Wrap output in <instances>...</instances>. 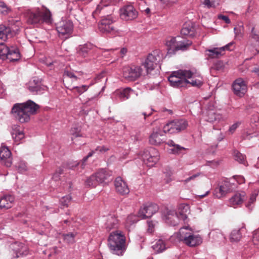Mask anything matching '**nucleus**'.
<instances>
[{
    "label": "nucleus",
    "instance_id": "obj_5",
    "mask_svg": "<svg viewBox=\"0 0 259 259\" xmlns=\"http://www.w3.org/2000/svg\"><path fill=\"white\" fill-rule=\"evenodd\" d=\"M177 237L190 247L199 245L202 242V237L198 234H194L189 226L181 228L177 234Z\"/></svg>",
    "mask_w": 259,
    "mask_h": 259
},
{
    "label": "nucleus",
    "instance_id": "obj_25",
    "mask_svg": "<svg viewBox=\"0 0 259 259\" xmlns=\"http://www.w3.org/2000/svg\"><path fill=\"white\" fill-rule=\"evenodd\" d=\"M209 237L210 241L215 244L225 243L226 241L225 235L219 229L212 230L209 233Z\"/></svg>",
    "mask_w": 259,
    "mask_h": 259
},
{
    "label": "nucleus",
    "instance_id": "obj_63",
    "mask_svg": "<svg viewBox=\"0 0 259 259\" xmlns=\"http://www.w3.org/2000/svg\"><path fill=\"white\" fill-rule=\"evenodd\" d=\"M218 18L220 19L224 20L227 24H229L230 23V20L227 16L221 15L218 16Z\"/></svg>",
    "mask_w": 259,
    "mask_h": 259
},
{
    "label": "nucleus",
    "instance_id": "obj_38",
    "mask_svg": "<svg viewBox=\"0 0 259 259\" xmlns=\"http://www.w3.org/2000/svg\"><path fill=\"white\" fill-rule=\"evenodd\" d=\"M243 226L241 228L233 230L230 234V239L231 242L239 241L241 237L242 233L241 231L243 228Z\"/></svg>",
    "mask_w": 259,
    "mask_h": 259
},
{
    "label": "nucleus",
    "instance_id": "obj_4",
    "mask_svg": "<svg viewBox=\"0 0 259 259\" xmlns=\"http://www.w3.org/2000/svg\"><path fill=\"white\" fill-rule=\"evenodd\" d=\"M108 246L113 254L122 255L125 250V237L120 231L112 232L108 239Z\"/></svg>",
    "mask_w": 259,
    "mask_h": 259
},
{
    "label": "nucleus",
    "instance_id": "obj_28",
    "mask_svg": "<svg viewBox=\"0 0 259 259\" xmlns=\"http://www.w3.org/2000/svg\"><path fill=\"white\" fill-rule=\"evenodd\" d=\"M114 186L116 192L120 194H127L130 192L126 183L121 179V177H117L115 179Z\"/></svg>",
    "mask_w": 259,
    "mask_h": 259
},
{
    "label": "nucleus",
    "instance_id": "obj_60",
    "mask_svg": "<svg viewBox=\"0 0 259 259\" xmlns=\"http://www.w3.org/2000/svg\"><path fill=\"white\" fill-rule=\"evenodd\" d=\"M259 241V231H255L253 233L252 241L254 244L257 245V241Z\"/></svg>",
    "mask_w": 259,
    "mask_h": 259
},
{
    "label": "nucleus",
    "instance_id": "obj_48",
    "mask_svg": "<svg viewBox=\"0 0 259 259\" xmlns=\"http://www.w3.org/2000/svg\"><path fill=\"white\" fill-rule=\"evenodd\" d=\"M85 184L87 186L90 187H95L99 184V183L97 181L96 177L94 174L87 179Z\"/></svg>",
    "mask_w": 259,
    "mask_h": 259
},
{
    "label": "nucleus",
    "instance_id": "obj_44",
    "mask_svg": "<svg viewBox=\"0 0 259 259\" xmlns=\"http://www.w3.org/2000/svg\"><path fill=\"white\" fill-rule=\"evenodd\" d=\"M234 157L236 161H237L240 163L243 164L246 166L247 165V162L245 160V156L244 155L240 153L238 151H235L234 152Z\"/></svg>",
    "mask_w": 259,
    "mask_h": 259
},
{
    "label": "nucleus",
    "instance_id": "obj_61",
    "mask_svg": "<svg viewBox=\"0 0 259 259\" xmlns=\"http://www.w3.org/2000/svg\"><path fill=\"white\" fill-rule=\"evenodd\" d=\"M72 135L75 137H78L81 136L79 131H78L77 128H72L71 130Z\"/></svg>",
    "mask_w": 259,
    "mask_h": 259
},
{
    "label": "nucleus",
    "instance_id": "obj_29",
    "mask_svg": "<svg viewBox=\"0 0 259 259\" xmlns=\"http://www.w3.org/2000/svg\"><path fill=\"white\" fill-rule=\"evenodd\" d=\"M15 202V198L12 195L7 194L0 196V209H9L11 208Z\"/></svg>",
    "mask_w": 259,
    "mask_h": 259
},
{
    "label": "nucleus",
    "instance_id": "obj_42",
    "mask_svg": "<svg viewBox=\"0 0 259 259\" xmlns=\"http://www.w3.org/2000/svg\"><path fill=\"white\" fill-rule=\"evenodd\" d=\"M107 0H102L100 4L97 6L96 10L93 13V16L95 17L99 13H100L101 10H104V7H107L110 3L106 2Z\"/></svg>",
    "mask_w": 259,
    "mask_h": 259
},
{
    "label": "nucleus",
    "instance_id": "obj_43",
    "mask_svg": "<svg viewBox=\"0 0 259 259\" xmlns=\"http://www.w3.org/2000/svg\"><path fill=\"white\" fill-rule=\"evenodd\" d=\"M235 37L236 39H240L244 34V27L242 25L236 26L234 28Z\"/></svg>",
    "mask_w": 259,
    "mask_h": 259
},
{
    "label": "nucleus",
    "instance_id": "obj_57",
    "mask_svg": "<svg viewBox=\"0 0 259 259\" xmlns=\"http://www.w3.org/2000/svg\"><path fill=\"white\" fill-rule=\"evenodd\" d=\"M241 124V121L236 122L235 123L233 124L231 126H230V127H229V132L231 134H233L235 132V131H236V130L240 125Z\"/></svg>",
    "mask_w": 259,
    "mask_h": 259
},
{
    "label": "nucleus",
    "instance_id": "obj_24",
    "mask_svg": "<svg viewBox=\"0 0 259 259\" xmlns=\"http://www.w3.org/2000/svg\"><path fill=\"white\" fill-rule=\"evenodd\" d=\"M99 184L107 183L112 180V172L106 168H100L95 174Z\"/></svg>",
    "mask_w": 259,
    "mask_h": 259
},
{
    "label": "nucleus",
    "instance_id": "obj_26",
    "mask_svg": "<svg viewBox=\"0 0 259 259\" xmlns=\"http://www.w3.org/2000/svg\"><path fill=\"white\" fill-rule=\"evenodd\" d=\"M13 35V33L10 27L0 26V48L6 46L5 45V41L9 38H11Z\"/></svg>",
    "mask_w": 259,
    "mask_h": 259
},
{
    "label": "nucleus",
    "instance_id": "obj_56",
    "mask_svg": "<svg viewBox=\"0 0 259 259\" xmlns=\"http://www.w3.org/2000/svg\"><path fill=\"white\" fill-rule=\"evenodd\" d=\"M10 9L3 2H0V12L3 14H7Z\"/></svg>",
    "mask_w": 259,
    "mask_h": 259
},
{
    "label": "nucleus",
    "instance_id": "obj_64",
    "mask_svg": "<svg viewBox=\"0 0 259 259\" xmlns=\"http://www.w3.org/2000/svg\"><path fill=\"white\" fill-rule=\"evenodd\" d=\"M127 52V49L126 48H121L119 51V56L121 58H123L125 56Z\"/></svg>",
    "mask_w": 259,
    "mask_h": 259
},
{
    "label": "nucleus",
    "instance_id": "obj_7",
    "mask_svg": "<svg viewBox=\"0 0 259 259\" xmlns=\"http://www.w3.org/2000/svg\"><path fill=\"white\" fill-rule=\"evenodd\" d=\"M205 110L202 112V119L204 120L214 124H218L224 120L223 116L217 113L214 101H206Z\"/></svg>",
    "mask_w": 259,
    "mask_h": 259
},
{
    "label": "nucleus",
    "instance_id": "obj_54",
    "mask_svg": "<svg viewBox=\"0 0 259 259\" xmlns=\"http://www.w3.org/2000/svg\"><path fill=\"white\" fill-rule=\"evenodd\" d=\"M185 148L179 145L175 144V145L170 149L171 152L174 154L180 153L181 151L185 150Z\"/></svg>",
    "mask_w": 259,
    "mask_h": 259
},
{
    "label": "nucleus",
    "instance_id": "obj_35",
    "mask_svg": "<svg viewBox=\"0 0 259 259\" xmlns=\"http://www.w3.org/2000/svg\"><path fill=\"white\" fill-rule=\"evenodd\" d=\"M109 147L106 146H99L97 147L95 150L91 151L87 156L84 157L82 159L83 164L85 162L87 159L93 156L95 152H99V153H104L109 150Z\"/></svg>",
    "mask_w": 259,
    "mask_h": 259
},
{
    "label": "nucleus",
    "instance_id": "obj_18",
    "mask_svg": "<svg viewBox=\"0 0 259 259\" xmlns=\"http://www.w3.org/2000/svg\"><path fill=\"white\" fill-rule=\"evenodd\" d=\"M158 206L157 204L147 203L143 205L139 209L138 212L139 217L141 219L150 218L156 213L158 210Z\"/></svg>",
    "mask_w": 259,
    "mask_h": 259
},
{
    "label": "nucleus",
    "instance_id": "obj_31",
    "mask_svg": "<svg viewBox=\"0 0 259 259\" xmlns=\"http://www.w3.org/2000/svg\"><path fill=\"white\" fill-rule=\"evenodd\" d=\"M11 248L16 253L17 257L21 255H26L28 252L27 246L21 242H17L11 244Z\"/></svg>",
    "mask_w": 259,
    "mask_h": 259
},
{
    "label": "nucleus",
    "instance_id": "obj_51",
    "mask_svg": "<svg viewBox=\"0 0 259 259\" xmlns=\"http://www.w3.org/2000/svg\"><path fill=\"white\" fill-rule=\"evenodd\" d=\"M71 200V197L70 195H67L61 198L60 200L61 205L65 207L68 206L69 203Z\"/></svg>",
    "mask_w": 259,
    "mask_h": 259
},
{
    "label": "nucleus",
    "instance_id": "obj_55",
    "mask_svg": "<svg viewBox=\"0 0 259 259\" xmlns=\"http://www.w3.org/2000/svg\"><path fill=\"white\" fill-rule=\"evenodd\" d=\"M163 174L166 177L165 183H168L171 180V179L170 178V177L172 174L171 170L169 168L165 169L163 171Z\"/></svg>",
    "mask_w": 259,
    "mask_h": 259
},
{
    "label": "nucleus",
    "instance_id": "obj_15",
    "mask_svg": "<svg viewBox=\"0 0 259 259\" xmlns=\"http://www.w3.org/2000/svg\"><path fill=\"white\" fill-rule=\"evenodd\" d=\"M247 50L250 52L252 56L259 54V32L255 30L254 27L251 28Z\"/></svg>",
    "mask_w": 259,
    "mask_h": 259
},
{
    "label": "nucleus",
    "instance_id": "obj_8",
    "mask_svg": "<svg viewBox=\"0 0 259 259\" xmlns=\"http://www.w3.org/2000/svg\"><path fill=\"white\" fill-rule=\"evenodd\" d=\"M164 57V54L160 50H155L148 55L143 65L148 73L157 67L160 68Z\"/></svg>",
    "mask_w": 259,
    "mask_h": 259
},
{
    "label": "nucleus",
    "instance_id": "obj_59",
    "mask_svg": "<svg viewBox=\"0 0 259 259\" xmlns=\"http://www.w3.org/2000/svg\"><path fill=\"white\" fill-rule=\"evenodd\" d=\"M63 170L59 168L58 170L53 174L52 179L55 181H57L59 180L60 175L62 174Z\"/></svg>",
    "mask_w": 259,
    "mask_h": 259
},
{
    "label": "nucleus",
    "instance_id": "obj_22",
    "mask_svg": "<svg viewBox=\"0 0 259 259\" xmlns=\"http://www.w3.org/2000/svg\"><path fill=\"white\" fill-rule=\"evenodd\" d=\"M232 88L234 94L242 97L247 92V83L242 78H238L233 82Z\"/></svg>",
    "mask_w": 259,
    "mask_h": 259
},
{
    "label": "nucleus",
    "instance_id": "obj_53",
    "mask_svg": "<svg viewBox=\"0 0 259 259\" xmlns=\"http://www.w3.org/2000/svg\"><path fill=\"white\" fill-rule=\"evenodd\" d=\"M100 92H99L98 94L95 95L94 97L89 98L86 102H85V104L87 106H91L95 104L97 101V98Z\"/></svg>",
    "mask_w": 259,
    "mask_h": 259
},
{
    "label": "nucleus",
    "instance_id": "obj_3",
    "mask_svg": "<svg viewBox=\"0 0 259 259\" xmlns=\"http://www.w3.org/2000/svg\"><path fill=\"white\" fill-rule=\"evenodd\" d=\"M51 21V12L44 6L35 8L28 12L27 21L30 24L37 26L44 23H50Z\"/></svg>",
    "mask_w": 259,
    "mask_h": 259
},
{
    "label": "nucleus",
    "instance_id": "obj_11",
    "mask_svg": "<svg viewBox=\"0 0 259 259\" xmlns=\"http://www.w3.org/2000/svg\"><path fill=\"white\" fill-rule=\"evenodd\" d=\"M143 69L141 66H127L122 68V76L127 81H133L138 79L142 75Z\"/></svg>",
    "mask_w": 259,
    "mask_h": 259
},
{
    "label": "nucleus",
    "instance_id": "obj_32",
    "mask_svg": "<svg viewBox=\"0 0 259 259\" xmlns=\"http://www.w3.org/2000/svg\"><path fill=\"white\" fill-rule=\"evenodd\" d=\"M46 87L42 85L38 80H33L28 87L29 90L33 94H41L45 90Z\"/></svg>",
    "mask_w": 259,
    "mask_h": 259
},
{
    "label": "nucleus",
    "instance_id": "obj_13",
    "mask_svg": "<svg viewBox=\"0 0 259 259\" xmlns=\"http://www.w3.org/2000/svg\"><path fill=\"white\" fill-rule=\"evenodd\" d=\"M73 30V23L69 20H62L56 25V30L60 37L64 36L65 38L68 37L71 34Z\"/></svg>",
    "mask_w": 259,
    "mask_h": 259
},
{
    "label": "nucleus",
    "instance_id": "obj_47",
    "mask_svg": "<svg viewBox=\"0 0 259 259\" xmlns=\"http://www.w3.org/2000/svg\"><path fill=\"white\" fill-rule=\"evenodd\" d=\"M15 167L20 173H24L27 170V166L26 162L22 160H20L15 165Z\"/></svg>",
    "mask_w": 259,
    "mask_h": 259
},
{
    "label": "nucleus",
    "instance_id": "obj_21",
    "mask_svg": "<svg viewBox=\"0 0 259 259\" xmlns=\"http://www.w3.org/2000/svg\"><path fill=\"white\" fill-rule=\"evenodd\" d=\"M235 187V184L228 180H224L220 186L215 189L214 194L217 197L221 198L233 190Z\"/></svg>",
    "mask_w": 259,
    "mask_h": 259
},
{
    "label": "nucleus",
    "instance_id": "obj_58",
    "mask_svg": "<svg viewBox=\"0 0 259 259\" xmlns=\"http://www.w3.org/2000/svg\"><path fill=\"white\" fill-rule=\"evenodd\" d=\"M64 76H66L70 78H73L74 80H77V77L75 75L74 73L69 70H65L63 74Z\"/></svg>",
    "mask_w": 259,
    "mask_h": 259
},
{
    "label": "nucleus",
    "instance_id": "obj_17",
    "mask_svg": "<svg viewBox=\"0 0 259 259\" xmlns=\"http://www.w3.org/2000/svg\"><path fill=\"white\" fill-rule=\"evenodd\" d=\"M119 13L121 19L125 21L133 20L136 19L138 15V11L131 5L122 7L120 8Z\"/></svg>",
    "mask_w": 259,
    "mask_h": 259
},
{
    "label": "nucleus",
    "instance_id": "obj_34",
    "mask_svg": "<svg viewBox=\"0 0 259 259\" xmlns=\"http://www.w3.org/2000/svg\"><path fill=\"white\" fill-rule=\"evenodd\" d=\"M94 48V46L90 43L80 45L77 48V53L79 55L85 57Z\"/></svg>",
    "mask_w": 259,
    "mask_h": 259
},
{
    "label": "nucleus",
    "instance_id": "obj_50",
    "mask_svg": "<svg viewBox=\"0 0 259 259\" xmlns=\"http://www.w3.org/2000/svg\"><path fill=\"white\" fill-rule=\"evenodd\" d=\"M203 4L208 8H214L219 5V0H204Z\"/></svg>",
    "mask_w": 259,
    "mask_h": 259
},
{
    "label": "nucleus",
    "instance_id": "obj_20",
    "mask_svg": "<svg viewBox=\"0 0 259 259\" xmlns=\"http://www.w3.org/2000/svg\"><path fill=\"white\" fill-rule=\"evenodd\" d=\"M164 130L159 128L154 129L149 136V141L151 145L158 146L165 142L166 138Z\"/></svg>",
    "mask_w": 259,
    "mask_h": 259
},
{
    "label": "nucleus",
    "instance_id": "obj_2",
    "mask_svg": "<svg viewBox=\"0 0 259 259\" xmlns=\"http://www.w3.org/2000/svg\"><path fill=\"white\" fill-rule=\"evenodd\" d=\"M38 108L34 102L29 100L25 103L14 104L11 112L16 119L21 123H25L30 120V116L35 114Z\"/></svg>",
    "mask_w": 259,
    "mask_h": 259
},
{
    "label": "nucleus",
    "instance_id": "obj_40",
    "mask_svg": "<svg viewBox=\"0 0 259 259\" xmlns=\"http://www.w3.org/2000/svg\"><path fill=\"white\" fill-rule=\"evenodd\" d=\"M178 41L176 37H169L166 41L165 45L167 47L168 52L170 53V51H175V49Z\"/></svg>",
    "mask_w": 259,
    "mask_h": 259
},
{
    "label": "nucleus",
    "instance_id": "obj_14",
    "mask_svg": "<svg viewBox=\"0 0 259 259\" xmlns=\"http://www.w3.org/2000/svg\"><path fill=\"white\" fill-rule=\"evenodd\" d=\"M98 29L102 33L114 34L116 30L112 17L110 15L103 17L98 23Z\"/></svg>",
    "mask_w": 259,
    "mask_h": 259
},
{
    "label": "nucleus",
    "instance_id": "obj_12",
    "mask_svg": "<svg viewBox=\"0 0 259 259\" xmlns=\"http://www.w3.org/2000/svg\"><path fill=\"white\" fill-rule=\"evenodd\" d=\"M0 58H6L10 61H15L20 58V54L16 47L12 46L10 48L8 46H4L0 48Z\"/></svg>",
    "mask_w": 259,
    "mask_h": 259
},
{
    "label": "nucleus",
    "instance_id": "obj_9",
    "mask_svg": "<svg viewBox=\"0 0 259 259\" xmlns=\"http://www.w3.org/2000/svg\"><path fill=\"white\" fill-rule=\"evenodd\" d=\"M141 157L145 164L149 167H152L159 161L160 155L156 149L150 147L141 153Z\"/></svg>",
    "mask_w": 259,
    "mask_h": 259
},
{
    "label": "nucleus",
    "instance_id": "obj_46",
    "mask_svg": "<svg viewBox=\"0 0 259 259\" xmlns=\"http://www.w3.org/2000/svg\"><path fill=\"white\" fill-rule=\"evenodd\" d=\"M75 233H68L62 235L63 240L67 244H72L75 242Z\"/></svg>",
    "mask_w": 259,
    "mask_h": 259
},
{
    "label": "nucleus",
    "instance_id": "obj_36",
    "mask_svg": "<svg viewBox=\"0 0 259 259\" xmlns=\"http://www.w3.org/2000/svg\"><path fill=\"white\" fill-rule=\"evenodd\" d=\"M152 248L154 253H158L163 251L166 247L164 242L162 240L159 239L152 245Z\"/></svg>",
    "mask_w": 259,
    "mask_h": 259
},
{
    "label": "nucleus",
    "instance_id": "obj_45",
    "mask_svg": "<svg viewBox=\"0 0 259 259\" xmlns=\"http://www.w3.org/2000/svg\"><path fill=\"white\" fill-rule=\"evenodd\" d=\"M192 44V42L189 40L186 41H178L176 49V51L182 50L185 51L187 49L189 46Z\"/></svg>",
    "mask_w": 259,
    "mask_h": 259
},
{
    "label": "nucleus",
    "instance_id": "obj_6",
    "mask_svg": "<svg viewBox=\"0 0 259 259\" xmlns=\"http://www.w3.org/2000/svg\"><path fill=\"white\" fill-rule=\"evenodd\" d=\"M190 213L189 205L186 204H181L178 208V212L174 210H169L165 216L167 223L176 226L179 223V220L187 222L188 214Z\"/></svg>",
    "mask_w": 259,
    "mask_h": 259
},
{
    "label": "nucleus",
    "instance_id": "obj_10",
    "mask_svg": "<svg viewBox=\"0 0 259 259\" xmlns=\"http://www.w3.org/2000/svg\"><path fill=\"white\" fill-rule=\"evenodd\" d=\"M188 125V122L185 119L174 120L164 125V132L169 134L178 133L185 130Z\"/></svg>",
    "mask_w": 259,
    "mask_h": 259
},
{
    "label": "nucleus",
    "instance_id": "obj_30",
    "mask_svg": "<svg viewBox=\"0 0 259 259\" xmlns=\"http://www.w3.org/2000/svg\"><path fill=\"white\" fill-rule=\"evenodd\" d=\"M104 227L107 231L115 229L118 227V220L114 214H109L104 219Z\"/></svg>",
    "mask_w": 259,
    "mask_h": 259
},
{
    "label": "nucleus",
    "instance_id": "obj_49",
    "mask_svg": "<svg viewBox=\"0 0 259 259\" xmlns=\"http://www.w3.org/2000/svg\"><path fill=\"white\" fill-rule=\"evenodd\" d=\"M95 83L94 82H92L89 85H82L80 87L75 86L73 88V89L75 90V91L79 94H81L84 92H86L90 87L92 86Z\"/></svg>",
    "mask_w": 259,
    "mask_h": 259
},
{
    "label": "nucleus",
    "instance_id": "obj_19",
    "mask_svg": "<svg viewBox=\"0 0 259 259\" xmlns=\"http://www.w3.org/2000/svg\"><path fill=\"white\" fill-rule=\"evenodd\" d=\"M134 93V91L130 88L120 89L113 92L111 95V98L115 102L123 101L128 99Z\"/></svg>",
    "mask_w": 259,
    "mask_h": 259
},
{
    "label": "nucleus",
    "instance_id": "obj_41",
    "mask_svg": "<svg viewBox=\"0 0 259 259\" xmlns=\"http://www.w3.org/2000/svg\"><path fill=\"white\" fill-rule=\"evenodd\" d=\"M258 134L254 131L253 128H246L242 134V138L244 140H250V139L257 136Z\"/></svg>",
    "mask_w": 259,
    "mask_h": 259
},
{
    "label": "nucleus",
    "instance_id": "obj_37",
    "mask_svg": "<svg viewBox=\"0 0 259 259\" xmlns=\"http://www.w3.org/2000/svg\"><path fill=\"white\" fill-rule=\"evenodd\" d=\"M139 218L140 217H139V215H136L135 214H130L129 215L126 220L125 223V228L130 230V229L132 227V225L136 223L139 220Z\"/></svg>",
    "mask_w": 259,
    "mask_h": 259
},
{
    "label": "nucleus",
    "instance_id": "obj_52",
    "mask_svg": "<svg viewBox=\"0 0 259 259\" xmlns=\"http://www.w3.org/2000/svg\"><path fill=\"white\" fill-rule=\"evenodd\" d=\"M256 196L257 194L256 193L252 194L250 197L249 201L246 204V207L250 210L252 209L253 206L251 205L255 201Z\"/></svg>",
    "mask_w": 259,
    "mask_h": 259
},
{
    "label": "nucleus",
    "instance_id": "obj_39",
    "mask_svg": "<svg viewBox=\"0 0 259 259\" xmlns=\"http://www.w3.org/2000/svg\"><path fill=\"white\" fill-rule=\"evenodd\" d=\"M244 196L240 194H236L230 199L229 203L231 206L235 207L236 206L241 204L243 200Z\"/></svg>",
    "mask_w": 259,
    "mask_h": 259
},
{
    "label": "nucleus",
    "instance_id": "obj_16",
    "mask_svg": "<svg viewBox=\"0 0 259 259\" xmlns=\"http://www.w3.org/2000/svg\"><path fill=\"white\" fill-rule=\"evenodd\" d=\"M235 48V43L231 41L225 46L221 48H214L211 49H207L205 51V55L207 56V58L213 59L218 58L222 55L223 52L225 50L229 51L233 50Z\"/></svg>",
    "mask_w": 259,
    "mask_h": 259
},
{
    "label": "nucleus",
    "instance_id": "obj_62",
    "mask_svg": "<svg viewBox=\"0 0 259 259\" xmlns=\"http://www.w3.org/2000/svg\"><path fill=\"white\" fill-rule=\"evenodd\" d=\"M147 224L148 226V228L147 229V231L149 233H151L154 231V225L152 222H148Z\"/></svg>",
    "mask_w": 259,
    "mask_h": 259
},
{
    "label": "nucleus",
    "instance_id": "obj_27",
    "mask_svg": "<svg viewBox=\"0 0 259 259\" xmlns=\"http://www.w3.org/2000/svg\"><path fill=\"white\" fill-rule=\"evenodd\" d=\"M11 133L14 141L17 144H19L25 137L23 130L18 125L12 126Z\"/></svg>",
    "mask_w": 259,
    "mask_h": 259
},
{
    "label": "nucleus",
    "instance_id": "obj_33",
    "mask_svg": "<svg viewBox=\"0 0 259 259\" xmlns=\"http://www.w3.org/2000/svg\"><path fill=\"white\" fill-rule=\"evenodd\" d=\"M195 29L193 23L188 21L184 24L181 29V34L183 35L193 36L194 35Z\"/></svg>",
    "mask_w": 259,
    "mask_h": 259
},
{
    "label": "nucleus",
    "instance_id": "obj_23",
    "mask_svg": "<svg viewBox=\"0 0 259 259\" xmlns=\"http://www.w3.org/2000/svg\"><path fill=\"white\" fill-rule=\"evenodd\" d=\"M0 159L2 164L7 167H10L12 164V154L9 148L2 145L0 148Z\"/></svg>",
    "mask_w": 259,
    "mask_h": 259
},
{
    "label": "nucleus",
    "instance_id": "obj_1",
    "mask_svg": "<svg viewBox=\"0 0 259 259\" xmlns=\"http://www.w3.org/2000/svg\"><path fill=\"white\" fill-rule=\"evenodd\" d=\"M168 80L170 85L174 88L185 87L188 84L199 88L203 82V78L200 74L190 70H179L172 72Z\"/></svg>",
    "mask_w": 259,
    "mask_h": 259
}]
</instances>
